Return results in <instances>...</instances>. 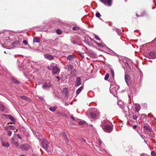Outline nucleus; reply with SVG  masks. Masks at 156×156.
<instances>
[{
	"label": "nucleus",
	"mask_w": 156,
	"mask_h": 156,
	"mask_svg": "<svg viewBox=\"0 0 156 156\" xmlns=\"http://www.w3.org/2000/svg\"><path fill=\"white\" fill-rule=\"evenodd\" d=\"M12 82L15 84H19V82L16 79L12 78Z\"/></svg>",
	"instance_id": "30"
},
{
	"label": "nucleus",
	"mask_w": 156,
	"mask_h": 156,
	"mask_svg": "<svg viewBox=\"0 0 156 156\" xmlns=\"http://www.w3.org/2000/svg\"><path fill=\"white\" fill-rule=\"evenodd\" d=\"M56 32L57 34H62L61 31L58 29L56 30Z\"/></svg>",
	"instance_id": "37"
},
{
	"label": "nucleus",
	"mask_w": 156,
	"mask_h": 156,
	"mask_svg": "<svg viewBox=\"0 0 156 156\" xmlns=\"http://www.w3.org/2000/svg\"><path fill=\"white\" fill-rule=\"evenodd\" d=\"M144 50V49H143L142 48V49H141V51H143V50Z\"/></svg>",
	"instance_id": "64"
},
{
	"label": "nucleus",
	"mask_w": 156,
	"mask_h": 156,
	"mask_svg": "<svg viewBox=\"0 0 156 156\" xmlns=\"http://www.w3.org/2000/svg\"><path fill=\"white\" fill-rule=\"evenodd\" d=\"M105 5L111 6L112 5V0H99Z\"/></svg>",
	"instance_id": "6"
},
{
	"label": "nucleus",
	"mask_w": 156,
	"mask_h": 156,
	"mask_svg": "<svg viewBox=\"0 0 156 156\" xmlns=\"http://www.w3.org/2000/svg\"><path fill=\"white\" fill-rule=\"evenodd\" d=\"M16 129V127L14 126H12L10 125L9 129L12 130H14Z\"/></svg>",
	"instance_id": "34"
},
{
	"label": "nucleus",
	"mask_w": 156,
	"mask_h": 156,
	"mask_svg": "<svg viewBox=\"0 0 156 156\" xmlns=\"http://www.w3.org/2000/svg\"><path fill=\"white\" fill-rule=\"evenodd\" d=\"M13 145L15 146L16 147H18L19 146V144L18 142L15 141L12 144Z\"/></svg>",
	"instance_id": "31"
},
{
	"label": "nucleus",
	"mask_w": 156,
	"mask_h": 156,
	"mask_svg": "<svg viewBox=\"0 0 156 156\" xmlns=\"http://www.w3.org/2000/svg\"><path fill=\"white\" fill-rule=\"evenodd\" d=\"M116 31L117 32V33L119 35H120L123 32V30H119L118 29H116Z\"/></svg>",
	"instance_id": "27"
},
{
	"label": "nucleus",
	"mask_w": 156,
	"mask_h": 156,
	"mask_svg": "<svg viewBox=\"0 0 156 156\" xmlns=\"http://www.w3.org/2000/svg\"><path fill=\"white\" fill-rule=\"evenodd\" d=\"M40 40L39 38L38 37H34L33 38L34 43H39L40 42Z\"/></svg>",
	"instance_id": "20"
},
{
	"label": "nucleus",
	"mask_w": 156,
	"mask_h": 156,
	"mask_svg": "<svg viewBox=\"0 0 156 156\" xmlns=\"http://www.w3.org/2000/svg\"><path fill=\"white\" fill-rule=\"evenodd\" d=\"M75 58V56L73 55H69L67 57V59L70 61H73L74 59Z\"/></svg>",
	"instance_id": "15"
},
{
	"label": "nucleus",
	"mask_w": 156,
	"mask_h": 156,
	"mask_svg": "<svg viewBox=\"0 0 156 156\" xmlns=\"http://www.w3.org/2000/svg\"><path fill=\"white\" fill-rule=\"evenodd\" d=\"M0 110L2 112H3L5 110L4 106L2 104H0Z\"/></svg>",
	"instance_id": "29"
},
{
	"label": "nucleus",
	"mask_w": 156,
	"mask_h": 156,
	"mask_svg": "<svg viewBox=\"0 0 156 156\" xmlns=\"http://www.w3.org/2000/svg\"><path fill=\"white\" fill-rule=\"evenodd\" d=\"M8 116V117L10 119L11 121L13 122H15V120L14 118L10 115H6Z\"/></svg>",
	"instance_id": "23"
},
{
	"label": "nucleus",
	"mask_w": 156,
	"mask_h": 156,
	"mask_svg": "<svg viewBox=\"0 0 156 156\" xmlns=\"http://www.w3.org/2000/svg\"><path fill=\"white\" fill-rule=\"evenodd\" d=\"M140 156H145L144 154H141Z\"/></svg>",
	"instance_id": "59"
},
{
	"label": "nucleus",
	"mask_w": 156,
	"mask_h": 156,
	"mask_svg": "<svg viewBox=\"0 0 156 156\" xmlns=\"http://www.w3.org/2000/svg\"><path fill=\"white\" fill-rule=\"evenodd\" d=\"M17 136L20 139H21L22 138V136L19 134H17Z\"/></svg>",
	"instance_id": "44"
},
{
	"label": "nucleus",
	"mask_w": 156,
	"mask_h": 156,
	"mask_svg": "<svg viewBox=\"0 0 156 156\" xmlns=\"http://www.w3.org/2000/svg\"><path fill=\"white\" fill-rule=\"evenodd\" d=\"M95 15L98 18L101 16V15L99 12H97L95 14Z\"/></svg>",
	"instance_id": "41"
},
{
	"label": "nucleus",
	"mask_w": 156,
	"mask_h": 156,
	"mask_svg": "<svg viewBox=\"0 0 156 156\" xmlns=\"http://www.w3.org/2000/svg\"><path fill=\"white\" fill-rule=\"evenodd\" d=\"M20 156H25V155H20Z\"/></svg>",
	"instance_id": "62"
},
{
	"label": "nucleus",
	"mask_w": 156,
	"mask_h": 156,
	"mask_svg": "<svg viewBox=\"0 0 156 156\" xmlns=\"http://www.w3.org/2000/svg\"><path fill=\"white\" fill-rule=\"evenodd\" d=\"M84 42L87 44L89 46H90V43H89V42H88L87 40H85L84 41Z\"/></svg>",
	"instance_id": "43"
},
{
	"label": "nucleus",
	"mask_w": 156,
	"mask_h": 156,
	"mask_svg": "<svg viewBox=\"0 0 156 156\" xmlns=\"http://www.w3.org/2000/svg\"><path fill=\"white\" fill-rule=\"evenodd\" d=\"M147 131H148L149 132H150L149 133H147L148 134L149 136H150L153 137L154 136V133L153 132V130L152 129L151 127H150V126H147Z\"/></svg>",
	"instance_id": "7"
},
{
	"label": "nucleus",
	"mask_w": 156,
	"mask_h": 156,
	"mask_svg": "<svg viewBox=\"0 0 156 156\" xmlns=\"http://www.w3.org/2000/svg\"><path fill=\"white\" fill-rule=\"evenodd\" d=\"M96 44H97V45L99 47H102V45L101 44L98 43H96Z\"/></svg>",
	"instance_id": "52"
},
{
	"label": "nucleus",
	"mask_w": 156,
	"mask_h": 156,
	"mask_svg": "<svg viewBox=\"0 0 156 156\" xmlns=\"http://www.w3.org/2000/svg\"><path fill=\"white\" fill-rule=\"evenodd\" d=\"M90 115L92 118L96 119H98L99 116V113L98 111L96 110L93 111L90 113Z\"/></svg>",
	"instance_id": "3"
},
{
	"label": "nucleus",
	"mask_w": 156,
	"mask_h": 156,
	"mask_svg": "<svg viewBox=\"0 0 156 156\" xmlns=\"http://www.w3.org/2000/svg\"><path fill=\"white\" fill-rule=\"evenodd\" d=\"M11 140L12 144L15 141V139L14 138H12L11 139Z\"/></svg>",
	"instance_id": "49"
},
{
	"label": "nucleus",
	"mask_w": 156,
	"mask_h": 156,
	"mask_svg": "<svg viewBox=\"0 0 156 156\" xmlns=\"http://www.w3.org/2000/svg\"><path fill=\"white\" fill-rule=\"evenodd\" d=\"M123 103L121 101H119L118 102L117 104L120 107L122 108H123V107H122V105Z\"/></svg>",
	"instance_id": "28"
},
{
	"label": "nucleus",
	"mask_w": 156,
	"mask_h": 156,
	"mask_svg": "<svg viewBox=\"0 0 156 156\" xmlns=\"http://www.w3.org/2000/svg\"><path fill=\"white\" fill-rule=\"evenodd\" d=\"M98 141L99 143V145H100L102 143L101 140V139H98Z\"/></svg>",
	"instance_id": "50"
},
{
	"label": "nucleus",
	"mask_w": 156,
	"mask_h": 156,
	"mask_svg": "<svg viewBox=\"0 0 156 156\" xmlns=\"http://www.w3.org/2000/svg\"><path fill=\"white\" fill-rule=\"evenodd\" d=\"M111 73L112 74V77L113 78H114V71L112 70H111Z\"/></svg>",
	"instance_id": "42"
},
{
	"label": "nucleus",
	"mask_w": 156,
	"mask_h": 156,
	"mask_svg": "<svg viewBox=\"0 0 156 156\" xmlns=\"http://www.w3.org/2000/svg\"><path fill=\"white\" fill-rule=\"evenodd\" d=\"M146 118H145V117H144L143 118V121L144 122H146Z\"/></svg>",
	"instance_id": "56"
},
{
	"label": "nucleus",
	"mask_w": 156,
	"mask_h": 156,
	"mask_svg": "<svg viewBox=\"0 0 156 156\" xmlns=\"http://www.w3.org/2000/svg\"><path fill=\"white\" fill-rule=\"evenodd\" d=\"M111 88H112L111 89H110L111 93L112 94H114L117 93L119 88V86L117 85L113 87L112 85H111L110 89Z\"/></svg>",
	"instance_id": "5"
},
{
	"label": "nucleus",
	"mask_w": 156,
	"mask_h": 156,
	"mask_svg": "<svg viewBox=\"0 0 156 156\" xmlns=\"http://www.w3.org/2000/svg\"><path fill=\"white\" fill-rule=\"evenodd\" d=\"M125 80L126 83L128 85L130 81V78L128 74H125Z\"/></svg>",
	"instance_id": "13"
},
{
	"label": "nucleus",
	"mask_w": 156,
	"mask_h": 156,
	"mask_svg": "<svg viewBox=\"0 0 156 156\" xmlns=\"http://www.w3.org/2000/svg\"><path fill=\"white\" fill-rule=\"evenodd\" d=\"M144 136V135H143V134H142V135H141V137L142 138L144 139H145V138L144 137H143V136Z\"/></svg>",
	"instance_id": "58"
},
{
	"label": "nucleus",
	"mask_w": 156,
	"mask_h": 156,
	"mask_svg": "<svg viewBox=\"0 0 156 156\" xmlns=\"http://www.w3.org/2000/svg\"><path fill=\"white\" fill-rule=\"evenodd\" d=\"M51 85L49 83H44L42 86V88L44 90H48L51 87Z\"/></svg>",
	"instance_id": "10"
},
{
	"label": "nucleus",
	"mask_w": 156,
	"mask_h": 156,
	"mask_svg": "<svg viewBox=\"0 0 156 156\" xmlns=\"http://www.w3.org/2000/svg\"><path fill=\"white\" fill-rule=\"evenodd\" d=\"M56 78H57V79H58V81L59 80H60V78H59V77L58 76H57L56 77Z\"/></svg>",
	"instance_id": "57"
},
{
	"label": "nucleus",
	"mask_w": 156,
	"mask_h": 156,
	"mask_svg": "<svg viewBox=\"0 0 156 156\" xmlns=\"http://www.w3.org/2000/svg\"><path fill=\"white\" fill-rule=\"evenodd\" d=\"M81 83V80L80 77L77 78L76 81V83L75 84V86L77 87L80 85Z\"/></svg>",
	"instance_id": "12"
},
{
	"label": "nucleus",
	"mask_w": 156,
	"mask_h": 156,
	"mask_svg": "<svg viewBox=\"0 0 156 156\" xmlns=\"http://www.w3.org/2000/svg\"><path fill=\"white\" fill-rule=\"evenodd\" d=\"M133 119L134 120H136L137 118V117L139 116V114L138 112H133Z\"/></svg>",
	"instance_id": "17"
},
{
	"label": "nucleus",
	"mask_w": 156,
	"mask_h": 156,
	"mask_svg": "<svg viewBox=\"0 0 156 156\" xmlns=\"http://www.w3.org/2000/svg\"><path fill=\"white\" fill-rule=\"evenodd\" d=\"M66 69L70 71L73 69V66L70 64L67 65L66 66Z\"/></svg>",
	"instance_id": "22"
},
{
	"label": "nucleus",
	"mask_w": 156,
	"mask_h": 156,
	"mask_svg": "<svg viewBox=\"0 0 156 156\" xmlns=\"http://www.w3.org/2000/svg\"><path fill=\"white\" fill-rule=\"evenodd\" d=\"M48 69H51L50 68V67L49 66H48Z\"/></svg>",
	"instance_id": "61"
},
{
	"label": "nucleus",
	"mask_w": 156,
	"mask_h": 156,
	"mask_svg": "<svg viewBox=\"0 0 156 156\" xmlns=\"http://www.w3.org/2000/svg\"><path fill=\"white\" fill-rule=\"evenodd\" d=\"M42 144L43 147L50 149V151H53V148L51 144L48 143L46 139H44L43 140Z\"/></svg>",
	"instance_id": "2"
},
{
	"label": "nucleus",
	"mask_w": 156,
	"mask_h": 156,
	"mask_svg": "<svg viewBox=\"0 0 156 156\" xmlns=\"http://www.w3.org/2000/svg\"><path fill=\"white\" fill-rule=\"evenodd\" d=\"M125 65H126L128 66H129V64H128V62H125Z\"/></svg>",
	"instance_id": "53"
},
{
	"label": "nucleus",
	"mask_w": 156,
	"mask_h": 156,
	"mask_svg": "<svg viewBox=\"0 0 156 156\" xmlns=\"http://www.w3.org/2000/svg\"><path fill=\"white\" fill-rule=\"evenodd\" d=\"M151 154L152 155L154 156H156V154L154 151H152L151 152Z\"/></svg>",
	"instance_id": "47"
},
{
	"label": "nucleus",
	"mask_w": 156,
	"mask_h": 156,
	"mask_svg": "<svg viewBox=\"0 0 156 156\" xmlns=\"http://www.w3.org/2000/svg\"><path fill=\"white\" fill-rule=\"evenodd\" d=\"M109 77V75L108 74H106L105 76L104 79L105 80H107Z\"/></svg>",
	"instance_id": "36"
},
{
	"label": "nucleus",
	"mask_w": 156,
	"mask_h": 156,
	"mask_svg": "<svg viewBox=\"0 0 156 156\" xmlns=\"http://www.w3.org/2000/svg\"><path fill=\"white\" fill-rule=\"evenodd\" d=\"M95 39H96L98 40H100V38H99V36L98 35H95Z\"/></svg>",
	"instance_id": "45"
},
{
	"label": "nucleus",
	"mask_w": 156,
	"mask_h": 156,
	"mask_svg": "<svg viewBox=\"0 0 156 156\" xmlns=\"http://www.w3.org/2000/svg\"><path fill=\"white\" fill-rule=\"evenodd\" d=\"M7 135L9 136H10L12 135V132L10 130H7Z\"/></svg>",
	"instance_id": "39"
},
{
	"label": "nucleus",
	"mask_w": 156,
	"mask_h": 156,
	"mask_svg": "<svg viewBox=\"0 0 156 156\" xmlns=\"http://www.w3.org/2000/svg\"><path fill=\"white\" fill-rule=\"evenodd\" d=\"M149 56L151 57V58H156V55L153 52H151L149 53Z\"/></svg>",
	"instance_id": "21"
},
{
	"label": "nucleus",
	"mask_w": 156,
	"mask_h": 156,
	"mask_svg": "<svg viewBox=\"0 0 156 156\" xmlns=\"http://www.w3.org/2000/svg\"><path fill=\"white\" fill-rule=\"evenodd\" d=\"M144 56H145V57H146L145 55H146V53H145H145H144Z\"/></svg>",
	"instance_id": "60"
},
{
	"label": "nucleus",
	"mask_w": 156,
	"mask_h": 156,
	"mask_svg": "<svg viewBox=\"0 0 156 156\" xmlns=\"http://www.w3.org/2000/svg\"><path fill=\"white\" fill-rule=\"evenodd\" d=\"M20 148L23 151H26L29 150L30 147L27 144H24L21 145L20 146Z\"/></svg>",
	"instance_id": "4"
},
{
	"label": "nucleus",
	"mask_w": 156,
	"mask_h": 156,
	"mask_svg": "<svg viewBox=\"0 0 156 156\" xmlns=\"http://www.w3.org/2000/svg\"><path fill=\"white\" fill-rule=\"evenodd\" d=\"M145 12H143L140 15H138L137 14H136V16L138 17H140V16H144V15H145Z\"/></svg>",
	"instance_id": "35"
},
{
	"label": "nucleus",
	"mask_w": 156,
	"mask_h": 156,
	"mask_svg": "<svg viewBox=\"0 0 156 156\" xmlns=\"http://www.w3.org/2000/svg\"><path fill=\"white\" fill-rule=\"evenodd\" d=\"M79 29V27H74L73 28V30H78Z\"/></svg>",
	"instance_id": "40"
},
{
	"label": "nucleus",
	"mask_w": 156,
	"mask_h": 156,
	"mask_svg": "<svg viewBox=\"0 0 156 156\" xmlns=\"http://www.w3.org/2000/svg\"><path fill=\"white\" fill-rule=\"evenodd\" d=\"M52 73L54 74H57L60 72V69L57 66H53L52 67Z\"/></svg>",
	"instance_id": "8"
},
{
	"label": "nucleus",
	"mask_w": 156,
	"mask_h": 156,
	"mask_svg": "<svg viewBox=\"0 0 156 156\" xmlns=\"http://www.w3.org/2000/svg\"><path fill=\"white\" fill-rule=\"evenodd\" d=\"M9 128L10 125L7 126H5L4 127V129L5 130L7 131V130H9L8 129H9Z\"/></svg>",
	"instance_id": "38"
},
{
	"label": "nucleus",
	"mask_w": 156,
	"mask_h": 156,
	"mask_svg": "<svg viewBox=\"0 0 156 156\" xmlns=\"http://www.w3.org/2000/svg\"><path fill=\"white\" fill-rule=\"evenodd\" d=\"M71 118H72L73 120L76 121V119L75 118L73 117V116H70Z\"/></svg>",
	"instance_id": "54"
},
{
	"label": "nucleus",
	"mask_w": 156,
	"mask_h": 156,
	"mask_svg": "<svg viewBox=\"0 0 156 156\" xmlns=\"http://www.w3.org/2000/svg\"><path fill=\"white\" fill-rule=\"evenodd\" d=\"M135 112H138L140 109V106L138 104H135Z\"/></svg>",
	"instance_id": "16"
},
{
	"label": "nucleus",
	"mask_w": 156,
	"mask_h": 156,
	"mask_svg": "<svg viewBox=\"0 0 156 156\" xmlns=\"http://www.w3.org/2000/svg\"><path fill=\"white\" fill-rule=\"evenodd\" d=\"M144 116V115H142V118H143V116Z\"/></svg>",
	"instance_id": "63"
},
{
	"label": "nucleus",
	"mask_w": 156,
	"mask_h": 156,
	"mask_svg": "<svg viewBox=\"0 0 156 156\" xmlns=\"http://www.w3.org/2000/svg\"><path fill=\"white\" fill-rule=\"evenodd\" d=\"M102 150H101L100 149V150L101 151H102V152L104 153V154H105L106 153V151L105 150V149H102Z\"/></svg>",
	"instance_id": "46"
},
{
	"label": "nucleus",
	"mask_w": 156,
	"mask_h": 156,
	"mask_svg": "<svg viewBox=\"0 0 156 156\" xmlns=\"http://www.w3.org/2000/svg\"><path fill=\"white\" fill-rule=\"evenodd\" d=\"M107 122H105V121L102 122L101 125V127L105 132L110 133L112 131V128L111 126L107 125Z\"/></svg>",
	"instance_id": "1"
},
{
	"label": "nucleus",
	"mask_w": 156,
	"mask_h": 156,
	"mask_svg": "<svg viewBox=\"0 0 156 156\" xmlns=\"http://www.w3.org/2000/svg\"><path fill=\"white\" fill-rule=\"evenodd\" d=\"M80 140L81 142L84 143L86 141L85 139L83 138H81Z\"/></svg>",
	"instance_id": "48"
},
{
	"label": "nucleus",
	"mask_w": 156,
	"mask_h": 156,
	"mask_svg": "<svg viewBox=\"0 0 156 156\" xmlns=\"http://www.w3.org/2000/svg\"><path fill=\"white\" fill-rule=\"evenodd\" d=\"M23 43L25 45H27V42L26 40L23 41Z\"/></svg>",
	"instance_id": "51"
},
{
	"label": "nucleus",
	"mask_w": 156,
	"mask_h": 156,
	"mask_svg": "<svg viewBox=\"0 0 156 156\" xmlns=\"http://www.w3.org/2000/svg\"><path fill=\"white\" fill-rule=\"evenodd\" d=\"M79 125L82 127H85L87 125V123L84 120H81L79 121Z\"/></svg>",
	"instance_id": "14"
},
{
	"label": "nucleus",
	"mask_w": 156,
	"mask_h": 156,
	"mask_svg": "<svg viewBox=\"0 0 156 156\" xmlns=\"http://www.w3.org/2000/svg\"><path fill=\"white\" fill-rule=\"evenodd\" d=\"M2 145L3 147H8L10 146L9 143L7 142H2Z\"/></svg>",
	"instance_id": "18"
},
{
	"label": "nucleus",
	"mask_w": 156,
	"mask_h": 156,
	"mask_svg": "<svg viewBox=\"0 0 156 156\" xmlns=\"http://www.w3.org/2000/svg\"><path fill=\"white\" fill-rule=\"evenodd\" d=\"M77 53L79 55H80L81 57H82L83 58H84V56L83 55V54L81 53L80 51H78Z\"/></svg>",
	"instance_id": "33"
},
{
	"label": "nucleus",
	"mask_w": 156,
	"mask_h": 156,
	"mask_svg": "<svg viewBox=\"0 0 156 156\" xmlns=\"http://www.w3.org/2000/svg\"><path fill=\"white\" fill-rule=\"evenodd\" d=\"M141 129L142 130L143 129L144 130V132L143 133H145L146 131V126H143V127H142L141 128Z\"/></svg>",
	"instance_id": "32"
},
{
	"label": "nucleus",
	"mask_w": 156,
	"mask_h": 156,
	"mask_svg": "<svg viewBox=\"0 0 156 156\" xmlns=\"http://www.w3.org/2000/svg\"><path fill=\"white\" fill-rule=\"evenodd\" d=\"M20 98L22 99L23 100H25V101H30V99L26 97V96H21L20 97Z\"/></svg>",
	"instance_id": "19"
},
{
	"label": "nucleus",
	"mask_w": 156,
	"mask_h": 156,
	"mask_svg": "<svg viewBox=\"0 0 156 156\" xmlns=\"http://www.w3.org/2000/svg\"><path fill=\"white\" fill-rule=\"evenodd\" d=\"M57 107L56 106L49 108V109L51 111L54 112L56 109Z\"/></svg>",
	"instance_id": "26"
},
{
	"label": "nucleus",
	"mask_w": 156,
	"mask_h": 156,
	"mask_svg": "<svg viewBox=\"0 0 156 156\" xmlns=\"http://www.w3.org/2000/svg\"><path fill=\"white\" fill-rule=\"evenodd\" d=\"M44 56L46 59L50 60H52L54 58L53 55L48 54H44Z\"/></svg>",
	"instance_id": "9"
},
{
	"label": "nucleus",
	"mask_w": 156,
	"mask_h": 156,
	"mask_svg": "<svg viewBox=\"0 0 156 156\" xmlns=\"http://www.w3.org/2000/svg\"><path fill=\"white\" fill-rule=\"evenodd\" d=\"M137 127V126L136 125H134L133 127V129H135Z\"/></svg>",
	"instance_id": "55"
},
{
	"label": "nucleus",
	"mask_w": 156,
	"mask_h": 156,
	"mask_svg": "<svg viewBox=\"0 0 156 156\" xmlns=\"http://www.w3.org/2000/svg\"><path fill=\"white\" fill-rule=\"evenodd\" d=\"M83 86H81L80 88H79L76 91V94H79L81 91L83 90Z\"/></svg>",
	"instance_id": "25"
},
{
	"label": "nucleus",
	"mask_w": 156,
	"mask_h": 156,
	"mask_svg": "<svg viewBox=\"0 0 156 156\" xmlns=\"http://www.w3.org/2000/svg\"><path fill=\"white\" fill-rule=\"evenodd\" d=\"M63 137L64 139L66 141L67 143L68 141V138L67 135L64 133H62Z\"/></svg>",
	"instance_id": "24"
},
{
	"label": "nucleus",
	"mask_w": 156,
	"mask_h": 156,
	"mask_svg": "<svg viewBox=\"0 0 156 156\" xmlns=\"http://www.w3.org/2000/svg\"><path fill=\"white\" fill-rule=\"evenodd\" d=\"M20 42L19 41H16L12 42L11 45L14 47H18L20 45Z\"/></svg>",
	"instance_id": "11"
}]
</instances>
